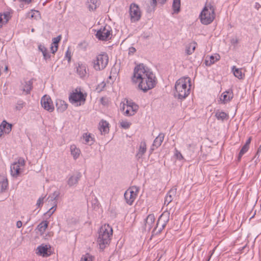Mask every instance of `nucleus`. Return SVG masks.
Segmentation results:
<instances>
[{"mask_svg":"<svg viewBox=\"0 0 261 261\" xmlns=\"http://www.w3.org/2000/svg\"><path fill=\"white\" fill-rule=\"evenodd\" d=\"M132 80L134 83L139 81V88L144 92L153 88L156 84L154 74L143 64L135 67Z\"/></svg>","mask_w":261,"mask_h":261,"instance_id":"1","label":"nucleus"},{"mask_svg":"<svg viewBox=\"0 0 261 261\" xmlns=\"http://www.w3.org/2000/svg\"><path fill=\"white\" fill-rule=\"evenodd\" d=\"M113 234V229L109 224H105L101 226L99 232L97 242L99 249L103 251L109 246Z\"/></svg>","mask_w":261,"mask_h":261,"instance_id":"2","label":"nucleus"},{"mask_svg":"<svg viewBox=\"0 0 261 261\" xmlns=\"http://www.w3.org/2000/svg\"><path fill=\"white\" fill-rule=\"evenodd\" d=\"M188 83H190L189 77L181 78L178 80L175 84L174 97L178 99L183 100L185 99L190 94L191 85L189 84L188 87Z\"/></svg>","mask_w":261,"mask_h":261,"instance_id":"3","label":"nucleus"},{"mask_svg":"<svg viewBox=\"0 0 261 261\" xmlns=\"http://www.w3.org/2000/svg\"><path fill=\"white\" fill-rule=\"evenodd\" d=\"M215 18V8L211 3L206 2L201 12L199 18L201 23L207 25L211 23Z\"/></svg>","mask_w":261,"mask_h":261,"instance_id":"4","label":"nucleus"},{"mask_svg":"<svg viewBox=\"0 0 261 261\" xmlns=\"http://www.w3.org/2000/svg\"><path fill=\"white\" fill-rule=\"evenodd\" d=\"M109 62V57L106 53L97 56L96 59L93 62V67L96 70L103 69Z\"/></svg>","mask_w":261,"mask_h":261,"instance_id":"5","label":"nucleus"},{"mask_svg":"<svg viewBox=\"0 0 261 261\" xmlns=\"http://www.w3.org/2000/svg\"><path fill=\"white\" fill-rule=\"evenodd\" d=\"M86 94H84L81 91H78L77 89L75 92L71 93L69 97L70 102L76 105L77 106H81L82 103H84L86 100Z\"/></svg>","mask_w":261,"mask_h":261,"instance_id":"6","label":"nucleus"},{"mask_svg":"<svg viewBox=\"0 0 261 261\" xmlns=\"http://www.w3.org/2000/svg\"><path fill=\"white\" fill-rule=\"evenodd\" d=\"M129 13L130 21L132 22H137L141 17V12L139 6L135 3H132L129 6Z\"/></svg>","mask_w":261,"mask_h":261,"instance_id":"7","label":"nucleus"},{"mask_svg":"<svg viewBox=\"0 0 261 261\" xmlns=\"http://www.w3.org/2000/svg\"><path fill=\"white\" fill-rule=\"evenodd\" d=\"M112 33V30L111 28L108 25L98 30L95 35L99 40L106 41L111 39Z\"/></svg>","mask_w":261,"mask_h":261,"instance_id":"8","label":"nucleus"},{"mask_svg":"<svg viewBox=\"0 0 261 261\" xmlns=\"http://www.w3.org/2000/svg\"><path fill=\"white\" fill-rule=\"evenodd\" d=\"M25 165V161L22 158H19L17 162L12 164L10 167L11 174L13 177H17L21 173V167Z\"/></svg>","mask_w":261,"mask_h":261,"instance_id":"9","label":"nucleus"},{"mask_svg":"<svg viewBox=\"0 0 261 261\" xmlns=\"http://www.w3.org/2000/svg\"><path fill=\"white\" fill-rule=\"evenodd\" d=\"M138 192V190L136 187L129 188L125 192L124 196L126 202L128 204L132 205L133 203L136 198Z\"/></svg>","mask_w":261,"mask_h":261,"instance_id":"10","label":"nucleus"},{"mask_svg":"<svg viewBox=\"0 0 261 261\" xmlns=\"http://www.w3.org/2000/svg\"><path fill=\"white\" fill-rule=\"evenodd\" d=\"M82 176L81 173L79 172L68 175L67 179V185L69 187H76Z\"/></svg>","mask_w":261,"mask_h":261,"instance_id":"11","label":"nucleus"},{"mask_svg":"<svg viewBox=\"0 0 261 261\" xmlns=\"http://www.w3.org/2000/svg\"><path fill=\"white\" fill-rule=\"evenodd\" d=\"M42 107L46 110L51 112L54 110V106L53 101L49 96H43L41 100Z\"/></svg>","mask_w":261,"mask_h":261,"instance_id":"12","label":"nucleus"},{"mask_svg":"<svg viewBox=\"0 0 261 261\" xmlns=\"http://www.w3.org/2000/svg\"><path fill=\"white\" fill-rule=\"evenodd\" d=\"M60 194V192L57 191H55L51 195L49 196L48 199L50 198V200L53 202L54 205L45 214V215L50 217L51 215H52L55 212L57 207V199L59 197Z\"/></svg>","mask_w":261,"mask_h":261,"instance_id":"13","label":"nucleus"},{"mask_svg":"<svg viewBox=\"0 0 261 261\" xmlns=\"http://www.w3.org/2000/svg\"><path fill=\"white\" fill-rule=\"evenodd\" d=\"M155 221L153 214H149L144 220L143 229L145 231H150L152 228Z\"/></svg>","mask_w":261,"mask_h":261,"instance_id":"14","label":"nucleus"},{"mask_svg":"<svg viewBox=\"0 0 261 261\" xmlns=\"http://www.w3.org/2000/svg\"><path fill=\"white\" fill-rule=\"evenodd\" d=\"M33 79L22 83L20 86V90L24 93L25 95L29 94L33 89Z\"/></svg>","mask_w":261,"mask_h":261,"instance_id":"15","label":"nucleus"},{"mask_svg":"<svg viewBox=\"0 0 261 261\" xmlns=\"http://www.w3.org/2000/svg\"><path fill=\"white\" fill-rule=\"evenodd\" d=\"M12 125L8 123L6 120L2 121L0 125V137L4 134H8L12 130Z\"/></svg>","mask_w":261,"mask_h":261,"instance_id":"16","label":"nucleus"},{"mask_svg":"<svg viewBox=\"0 0 261 261\" xmlns=\"http://www.w3.org/2000/svg\"><path fill=\"white\" fill-rule=\"evenodd\" d=\"M167 224V223L164 221H163V220H162L161 218H159L156 224V226L154 228L153 232L155 233V234H160L165 228Z\"/></svg>","mask_w":261,"mask_h":261,"instance_id":"17","label":"nucleus"},{"mask_svg":"<svg viewBox=\"0 0 261 261\" xmlns=\"http://www.w3.org/2000/svg\"><path fill=\"white\" fill-rule=\"evenodd\" d=\"M233 93L230 90H228L224 92L220 97V101L222 103L225 104L231 100L233 98Z\"/></svg>","mask_w":261,"mask_h":261,"instance_id":"18","label":"nucleus"},{"mask_svg":"<svg viewBox=\"0 0 261 261\" xmlns=\"http://www.w3.org/2000/svg\"><path fill=\"white\" fill-rule=\"evenodd\" d=\"M77 64L76 72L80 77L83 78L86 76L87 73L86 65L81 62L77 63Z\"/></svg>","mask_w":261,"mask_h":261,"instance_id":"19","label":"nucleus"},{"mask_svg":"<svg viewBox=\"0 0 261 261\" xmlns=\"http://www.w3.org/2000/svg\"><path fill=\"white\" fill-rule=\"evenodd\" d=\"M8 187L7 178L3 175H0V193L5 192Z\"/></svg>","mask_w":261,"mask_h":261,"instance_id":"20","label":"nucleus"},{"mask_svg":"<svg viewBox=\"0 0 261 261\" xmlns=\"http://www.w3.org/2000/svg\"><path fill=\"white\" fill-rule=\"evenodd\" d=\"M164 137L165 134L164 133H160L158 136L156 137L154 139L152 144L151 149L154 150V147L157 148L160 146L164 140Z\"/></svg>","mask_w":261,"mask_h":261,"instance_id":"21","label":"nucleus"},{"mask_svg":"<svg viewBox=\"0 0 261 261\" xmlns=\"http://www.w3.org/2000/svg\"><path fill=\"white\" fill-rule=\"evenodd\" d=\"M215 116L218 120L223 122L225 120H227L229 119V115L228 113L223 111H221L218 110L216 111Z\"/></svg>","mask_w":261,"mask_h":261,"instance_id":"22","label":"nucleus"},{"mask_svg":"<svg viewBox=\"0 0 261 261\" xmlns=\"http://www.w3.org/2000/svg\"><path fill=\"white\" fill-rule=\"evenodd\" d=\"M146 151V144L145 142H141L140 144L139 148L137 153L136 154V158L137 160L141 159L143 155Z\"/></svg>","mask_w":261,"mask_h":261,"instance_id":"23","label":"nucleus"},{"mask_svg":"<svg viewBox=\"0 0 261 261\" xmlns=\"http://www.w3.org/2000/svg\"><path fill=\"white\" fill-rule=\"evenodd\" d=\"M56 108L57 111L59 112H63L67 108L68 105L64 101L61 99H57L56 100Z\"/></svg>","mask_w":261,"mask_h":261,"instance_id":"24","label":"nucleus"},{"mask_svg":"<svg viewBox=\"0 0 261 261\" xmlns=\"http://www.w3.org/2000/svg\"><path fill=\"white\" fill-rule=\"evenodd\" d=\"M99 124V129L102 135L108 133L109 131V123L106 121L102 120Z\"/></svg>","mask_w":261,"mask_h":261,"instance_id":"25","label":"nucleus"},{"mask_svg":"<svg viewBox=\"0 0 261 261\" xmlns=\"http://www.w3.org/2000/svg\"><path fill=\"white\" fill-rule=\"evenodd\" d=\"M70 150L71 154L73 156L74 160L78 159L81 153L80 149L74 144L70 145Z\"/></svg>","mask_w":261,"mask_h":261,"instance_id":"26","label":"nucleus"},{"mask_svg":"<svg viewBox=\"0 0 261 261\" xmlns=\"http://www.w3.org/2000/svg\"><path fill=\"white\" fill-rule=\"evenodd\" d=\"M48 247L46 245H40L37 248V254L39 255H42L43 257L48 256L49 254L47 253Z\"/></svg>","mask_w":261,"mask_h":261,"instance_id":"27","label":"nucleus"},{"mask_svg":"<svg viewBox=\"0 0 261 261\" xmlns=\"http://www.w3.org/2000/svg\"><path fill=\"white\" fill-rule=\"evenodd\" d=\"M176 190L174 189L170 190L166 194L165 198L164 204L168 205L173 199L175 196Z\"/></svg>","mask_w":261,"mask_h":261,"instance_id":"28","label":"nucleus"},{"mask_svg":"<svg viewBox=\"0 0 261 261\" xmlns=\"http://www.w3.org/2000/svg\"><path fill=\"white\" fill-rule=\"evenodd\" d=\"M38 49L42 53L43 56V58L44 60H46L50 58V55L47 52V49L44 46V45L40 44L38 45Z\"/></svg>","mask_w":261,"mask_h":261,"instance_id":"29","label":"nucleus"},{"mask_svg":"<svg viewBox=\"0 0 261 261\" xmlns=\"http://www.w3.org/2000/svg\"><path fill=\"white\" fill-rule=\"evenodd\" d=\"M197 43L195 42H192L189 43L187 46L186 49V53L187 55H191L195 49Z\"/></svg>","mask_w":261,"mask_h":261,"instance_id":"30","label":"nucleus"},{"mask_svg":"<svg viewBox=\"0 0 261 261\" xmlns=\"http://www.w3.org/2000/svg\"><path fill=\"white\" fill-rule=\"evenodd\" d=\"M83 137L86 144L91 145L94 143V139L91 136L90 134L84 133Z\"/></svg>","mask_w":261,"mask_h":261,"instance_id":"31","label":"nucleus"},{"mask_svg":"<svg viewBox=\"0 0 261 261\" xmlns=\"http://www.w3.org/2000/svg\"><path fill=\"white\" fill-rule=\"evenodd\" d=\"M180 0H173L172 9L173 13L177 14L180 10Z\"/></svg>","mask_w":261,"mask_h":261,"instance_id":"32","label":"nucleus"},{"mask_svg":"<svg viewBox=\"0 0 261 261\" xmlns=\"http://www.w3.org/2000/svg\"><path fill=\"white\" fill-rule=\"evenodd\" d=\"M48 225V222L43 221L37 226V229L40 232L43 233L47 228Z\"/></svg>","mask_w":261,"mask_h":261,"instance_id":"33","label":"nucleus"},{"mask_svg":"<svg viewBox=\"0 0 261 261\" xmlns=\"http://www.w3.org/2000/svg\"><path fill=\"white\" fill-rule=\"evenodd\" d=\"M232 71H233L234 75L239 79H242L243 78V73L241 69L237 68L236 66H233L232 67Z\"/></svg>","mask_w":261,"mask_h":261,"instance_id":"34","label":"nucleus"},{"mask_svg":"<svg viewBox=\"0 0 261 261\" xmlns=\"http://www.w3.org/2000/svg\"><path fill=\"white\" fill-rule=\"evenodd\" d=\"M159 218L168 223L170 219V213L168 211H165L161 214Z\"/></svg>","mask_w":261,"mask_h":261,"instance_id":"35","label":"nucleus"},{"mask_svg":"<svg viewBox=\"0 0 261 261\" xmlns=\"http://www.w3.org/2000/svg\"><path fill=\"white\" fill-rule=\"evenodd\" d=\"M249 147L244 145L242 148H241L239 155H238V161H240L242 156L248 150Z\"/></svg>","mask_w":261,"mask_h":261,"instance_id":"36","label":"nucleus"},{"mask_svg":"<svg viewBox=\"0 0 261 261\" xmlns=\"http://www.w3.org/2000/svg\"><path fill=\"white\" fill-rule=\"evenodd\" d=\"M219 60V55L215 56H211L210 58V63H208V61L206 60L205 63H206V65L210 66L211 64H214L216 61H217Z\"/></svg>","mask_w":261,"mask_h":261,"instance_id":"37","label":"nucleus"},{"mask_svg":"<svg viewBox=\"0 0 261 261\" xmlns=\"http://www.w3.org/2000/svg\"><path fill=\"white\" fill-rule=\"evenodd\" d=\"M80 261H93V257L89 253L83 255Z\"/></svg>","mask_w":261,"mask_h":261,"instance_id":"38","label":"nucleus"},{"mask_svg":"<svg viewBox=\"0 0 261 261\" xmlns=\"http://www.w3.org/2000/svg\"><path fill=\"white\" fill-rule=\"evenodd\" d=\"M40 14L39 11L37 10H32L31 17L35 19H38L40 18Z\"/></svg>","mask_w":261,"mask_h":261,"instance_id":"39","label":"nucleus"},{"mask_svg":"<svg viewBox=\"0 0 261 261\" xmlns=\"http://www.w3.org/2000/svg\"><path fill=\"white\" fill-rule=\"evenodd\" d=\"M132 106H126V108H128L130 111L135 114L138 110L139 106L136 103H132Z\"/></svg>","mask_w":261,"mask_h":261,"instance_id":"40","label":"nucleus"},{"mask_svg":"<svg viewBox=\"0 0 261 261\" xmlns=\"http://www.w3.org/2000/svg\"><path fill=\"white\" fill-rule=\"evenodd\" d=\"M25 105V102L22 100H19L17 101L15 109L17 110L20 111L21 109L23 108V106Z\"/></svg>","mask_w":261,"mask_h":261,"instance_id":"41","label":"nucleus"},{"mask_svg":"<svg viewBox=\"0 0 261 261\" xmlns=\"http://www.w3.org/2000/svg\"><path fill=\"white\" fill-rule=\"evenodd\" d=\"M130 125L131 123L126 121H122L120 123L121 126L124 129L128 128L130 127Z\"/></svg>","mask_w":261,"mask_h":261,"instance_id":"42","label":"nucleus"},{"mask_svg":"<svg viewBox=\"0 0 261 261\" xmlns=\"http://www.w3.org/2000/svg\"><path fill=\"white\" fill-rule=\"evenodd\" d=\"M174 155L176 156V159L179 160H181L184 159V157L180 151H179L176 148L175 149V153Z\"/></svg>","mask_w":261,"mask_h":261,"instance_id":"43","label":"nucleus"},{"mask_svg":"<svg viewBox=\"0 0 261 261\" xmlns=\"http://www.w3.org/2000/svg\"><path fill=\"white\" fill-rule=\"evenodd\" d=\"M61 39V36H58L57 37L54 38L52 40L53 43L51 44L54 45V46H58V43L59 41H60Z\"/></svg>","mask_w":261,"mask_h":261,"instance_id":"44","label":"nucleus"},{"mask_svg":"<svg viewBox=\"0 0 261 261\" xmlns=\"http://www.w3.org/2000/svg\"><path fill=\"white\" fill-rule=\"evenodd\" d=\"M44 199V197L41 196V197H39V199H38L37 203H36V205L38 207H40L41 206H42L43 205Z\"/></svg>","mask_w":261,"mask_h":261,"instance_id":"45","label":"nucleus"},{"mask_svg":"<svg viewBox=\"0 0 261 261\" xmlns=\"http://www.w3.org/2000/svg\"><path fill=\"white\" fill-rule=\"evenodd\" d=\"M124 114L125 115H126L127 116H133V115H135L134 112H132V111H130V110L128 108L126 109V111L124 112Z\"/></svg>","mask_w":261,"mask_h":261,"instance_id":"46","label":"nucleus"},{"mask_svg":"<svg viewBox=\"0 0 261 261\" xmlns=\"http://www.w3.org/2000/svg\"><path fill=\"white\" fill-rule=\"evenodd\" d=\"M58 48V46H54V45L51 44V46L50 47V50L53 54H55L57 51Z\"/></svg>","mask_w":261,"mask_h":261,"instance_id":"47","label":"nucleus"},{"mask_svg":"<svg viewBox=\"0 0 261 261\" xmlns=\"http://www.w3.org/2000/svg\"><path fill=\"white\" fill-rule=\"evenodd\" d=\"M136 49L135 47H131L129 48V52H128V54L130 55V54H134L135 51H136Z\"/></svg>","mask_w":261,"mask_h":261,"instance_id":"48","label":"nucleus"},{"mask_svg":"<svg viewBox=\"0 0 261 261\" xmlns=\"http://www.w3.org/2000/svg\"><path fill=\"white\" fill-rule=\"evenodd\" d=\"M251 137H249L247 140L246 141L245 144L244 145H245L246 146H247L248 147H249V145L250 144V142H251Z\"/></svg>","mask_w":261,"mask_h":261,"instance_id":"49","label":"nucleus"},{"mask_svg":"<svg viewBox=\"0 0 261 261\" xmlns=\"http://www.w3.org/2000/svg\"><path fill=\"white\" fill-rule=\"evenodd\" d=\"M22 223L21 221H18L16 222V226L17 228H19L22 226Z\"/></svg>","mask_w":261,"mask_h":261,"instance_id":"50","label":"nucleus"},{"mask_svg":"<svg viewBox=\"0 0 261 261\" xmlns=\"http://www.w3.org/2000/svg\"><path fill=\"white\" fill-rule=\"evenodd\" d=\"M66 57L67 58H68V61H70V60H71V56H70V54H69L68 51H67L66 53Z\"/></svg>","mask_w":261,"mask_h":261,"instance_id":"51","label":"nucleus"},{"mask_svg":"<svg viewBox=\"0 0 261 261\" xmlns=\"http://www.w3.org/2000/svg\"><path fill=\"white\" fill-rule=\"evenodd\" d=\"M89 10H95V9H96V6H94V7H93V6H91V5H90L89 6Z\"/></svg>","mask_w":261,"mask_h":261,"instance_id":"52","label":"nucleus"},{"mask_svg":"<svg viewBox=\"0 0 261 261\" xmlns=\"http://www.w3.org/2000/svg\"><path fill=\"white\" fill-rule=\"evenodd\" d=\"M158 2L161 4H165L167 0H158Z\"/></svg>","mask_w":261,"mask_h":261,"instance_id":"53","label":"nucleus"},{"mask_svg":"<svg viewBox=\"0 0 261 261\" xmlns=\"http://www.w3.org/2000/svg\"><path fill=\"white\" fill-rule=\"evenodd\" d=\"M260 7V5L258 3H255V8L256 9H257L258 10Z\"/></svg>","mask_w":261,"mask_h":261,"instance_id":"54","label":"nucleus"},{"mask_svg":"<svg viewBox=\"0 0 261 261\" xmlns=\"http://www.w3.org/2000/svg\"><path fill=\"white\" fill-rule=\"evenodd\" d=\"M126 103H127L126 106H132V103H135L134 102H133L131 101H128V100H127Z\"/></svg>","mask_w":261,"mask_h":261,"instance_id":"55","label":"nucleus"},{"mask_svg":"<svg viewBox=\"0 0 261 261\" xmlns=\"http://www.w3.org/2000/svg\"><path fill=\"white\" fill-rule=\"evenodd\" d=\"M152 5L155 6L156 5V0H152Z\"/></svg>","mask_w":261,"mask_h":261,"instance_id":"56","label":"nucleus"},{"mask_svg":"<svg viewBox=\"0 0 261 261\" xmlns=\"http://www.w3.org/2000/svg\"><path fill=\"white\" fill-rule=\"evenodd\" d=\"M100 85H101L102 88H103L105 87L106 84L102 82L100 84V85H98V87H99Z\"/></svg>","mask_w":261,"mask_h":261,"instance_id":"57","label":"nucleus"},{"mask_svg":"<svg viewBox=\"0 0 261 261\" xmlns=\"http://www.w3.org/2000/svg\"><path fill=\"white\" fill-rule=\"evenodd\" d=\"M3 21V18L2 17H0V23H1ZM2 27V25L0 24V28Z\"/></svg>","mask_w":261,"mask_h":261,"instance_id":"58","label":"nucleus"},{"mask_svg":"<svg viewBox=\"0 0 261 261\" xmlns=\"http://www.w3.org/2000/svg\"><path fill=\"white\" fill-rule=\"evenodd\" d=\"M8 66H6L5 68V71H8Z\"/></svg>","mask_w":261,"mask_h":261,"instance_id":"59","label":"nucleus"},{"mask_svg":"<svg viewBox=\"0 0 261 261\" xmlns=\"http://www.w3.org/2000/svg\"><path fill=\"white\" fill-rule=\"evenodd\" d=\"M212 254H213V253H211V254L210 255L208 258L207 259V260L206 261H209V260L210 259V258L211 257V256L212 255Z\"/></svg>","mask_w":261,"mask_h":261,"instance_id":"60","label":"nucleus"},{"mask_svg":"<svg viewBox=\"0 0 261 261\" xmlns=\"http://www.w3.org/2000/svg\"><path fill=\"white\" fill-rule=\"evenodd\" d=\"M188 145V147H189H189H190L191 146V144H188V145Z\"/></svg>","mask_w":261,"mask_h":261,"instance_id":"61","label":"nucleus"},{"mask_svg":"<svg viewBox=\"0 0 261 261\" xmlns=\"http://www.w3.org/2000/svg\"><path fill=\"white\" fill-rule=\"evenodd\" d=\"M34 31V29H32V32H33Z\"/></svg>","mask_w":261,"mask_h":261,"instance_id":"62","label":"nucleus"},{"mask_svg":"<svg viewBox=\"0 0 261 261\" xmlns=\"http://www.w3.org/2000/svg\"><path fill=\"white\" fill-rule=\"evenodd\" d=\"M234 42L237 43V40H236V41H234Z\"/></svg>","mask_w":261,"mask_h":261,"instance_id":"63","label":"nucleus"},{"mask_svg":"<svg viewBox=\"0 0 261 261\" xmlns=\"http://www.w3.org/2000/svg\"><path fill=\"white\" fill-rule=\"evenodd\" d=\"M234 42L237 43V40H236V41H234Z\"/></svg>","mask_w":261,"mask_h":261,"instance_id":"64","label":"nucleus"}]
</instances>
